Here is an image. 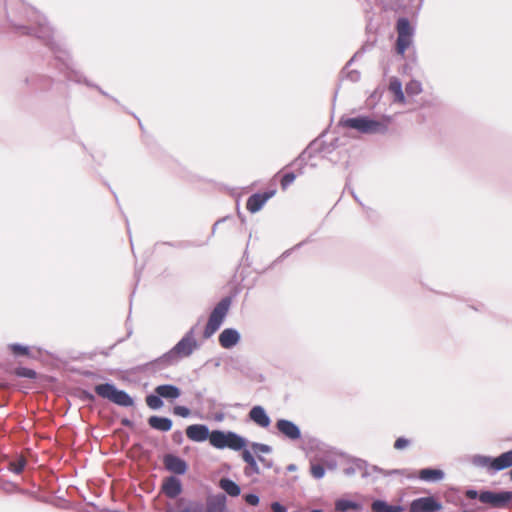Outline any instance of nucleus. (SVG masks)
I'll list each match as a JSON object with an SVG mask.
<instances>
[{
    "label": "nucleus",
    "mask_w": 512,
    "mask_h": 512,
    "mask_svg": "<svg viewBox=\"0 0 512 512\" xmlns=\"http://www.w3.org/2000/svg\"><path fill=\"white\" fill-rule=\"evenodd\" d=\"M6 18L9 27L15 33L21 36H33L49 49L57 63L56 68L68 81L84 84L87 87H96V84L82 72L73 68L72 57L66 44L54 39L53 29L44 15L34 8L21 6L19 9H7Z\"/></svg>",
    "instance_id": "nucleus-1"
},
{
    "label": "nucleus",
    "mask_w": 512,
    "mask_h": 512,
    "mask_svg": "<svg viewBox=\"0 0 512 512\" xmlns=\"http://www.w3.org/2000/svg\"><path fill=\"white\" fill-rule=\"evenodd\" d=\"M196 327L197 325L192 326L170 350L139 366L138 369L155 373L176 365L182 359L190 357L200 347L196 339Z\"/></svg>",
    "instance_id": "nucleus-2"
},
{
    "label": "nucleus",
    "mask_w": 512,
    "mask_h": 512,
    "mask_svg": "<svg viewBox=\"0 0 512 512\" xmlns=\"http://www.w3.org/2000/svg\"><path fill=\"white\" fill-rule=\"evenodd\" d=\"M391 122L392 116L390 115H383L381 119H375L369 115L359 114L355 117L342 116L338 125L364 135H384L388 132Z\"/></svg>",
    "instance_id": "nucleus-3"
},
{
    "label": "nucleus",
    "mask_w": 512,
    "mask_h": 512,
    "mask_svg": "<svg viewBox=\"0 0 512 512\" xmlns=\"http://www.w3.org/2000/svg\"><path fill=\"white\" fill-rule=\"evenodd\" d=\"M470 462L474 467L485 469L487 474L493 476L498 472L512 469V449L497 456L475 454L471 457Z\"/></svg>",
    "instance_id": "nucleus-4"
},
{
    "label": "nucleus",
    "mask_w": 512,
    "mask_h": 512,
    "mask_svg": "<svg viewBox=\"0 0 512 512\" xmlns=\"http://www.w3.org/2000/svg\"><path fill=\"white\" fill-rule=\"evenodd\" d=\"M94 392L120 407L129 408L135 405V399L127 391L119 389L112 381L96 384Z\"/></svg>",
    "instance_id": "nucleus-5"
},
{
    "label": "nucleus",
    "mask_w": 512,
    "mask_h": 512,
    "mask_svg": "<svg viewBox=\"0 0 512 512\" xmlns=\"http://www.w3.org/2000/svg\"><path fill=\"white\" fill-rule=\"evenodd\" d=\"M249 441L244 436L231 430H212L210 445L216 449H231L240 452L241 449L247 447Z\"/></svg>",
    "instance_id": "nucleus-6"
},
{
    "label": "nucleus",
    "mask_w": 512,
    "mask_h": 512,
    "mask_svg": "<svg viewBox=\"0 0 512 512\" xmlns=\"http://www.w3.org/2000/svg\"><path fill=\"white\" fill-rule=\"evenodd\" d=\"M181 394V389L175 384H160L145 396V403L149 409L157 411L164 407V400L173 402Z\"/></svg>",
    "instance_id": "nucleus-7"
},
{
    "label": "nucleus",
    "mask_w": 512,
    "mask_h": 512,
    "mask_svg": "<svg viewBox=\"0 0 512 512\" xmlns=\"http://www.w3.org/2000/svg\"><path fill=\"white\" fill-rule=\"evenodd\" d=\"M396 31L395 51L398 55L404 57L405 52L413 42L415 28L407 17L401 16L396 21Z\"/></svg>",
    "instance_id": "nucleus-8"
},
{
    "label": "nucleus",
    "mask_w": 512,
    "mask_h": 512,
    "mask_svg": "<svg viewBox=\"0 0 512 512\" xmlns=\"http://www.w3.org/2000/svg\"><path fill=\"white\" fill-rule=\"evenodd\" d=\"M481 503L492 509H506L512 505V491L481 489Z\"/></svg>",
    "instance_id": "nucleus-9"
},
{
    "label": "nucleus",
    "mask_w": 512,
    "mask_h": 512,
    "mask_svg": "<svg viewBox=\"0 0 512 512\" xmlns=\"http://www.w3.org/2000/svg\"><path fill=\"white\" fill-rule=\"evenodd\" d=\"M442 503L433 496L419 497L410 503L409 512H438Z\"/></svg>",
    "instance_id": "nucleus-10"
},
{
    "label": "nucleus",
    "mask_w": 512,
    "mask_h": 512,
    "mask_svg": "<svg viewBox=\"0 0 512 512\" xmlns=\"http://www.w3.org/2000/svg\"><path fill=\"white\" fill-rule=\"evenodd\" d=\"M162 462L165 469L175 474V476L184 475L189 469V465L186 460L173 453L165 454L162 458Z\"/></svg>",
    "instance_id": "nucleus-11"
},
{
    "label": "nucleus",
    "mask_w": 512,
    "mask_h": 512,
    "mask_svg": "<svg viewBox=\"0 0 512 512\" xmlns=\"http://www.w3.org/2000/svg\"><path fill=\"white\" fill-rule=\"evenodd\" d=\"M276 194V189H269L264 192H256L250 195L246 201L247 210L255 214L259 212L269 199Z\"/></svg>",
    "instance_id": "nucleus-12"
},
{
    "label": "nucleus",
    "mask_w": 512,
    "mask_h": 512,
    "mask_svg": "<svg viewBox=\"0 0 512 512\" xmlns=\"http://www.w3.org/2000/svg\"><path fill=\"white\" fill-rule=\"evenodd\" d=\"M234 295H227L223 297L213 308L208 319L217 323L218 325H222L225 321V318L230 310V307L233 302Z\"/></svg>",
    "instance_id": "nucleus-13"
},
{
    "label": "nucleus",
    "mask_w": 512,
    "mask_h": 512,
    "mask_svg": "<svg viewBox=\"0 0 512 512\" xmlns=\"http://www.w3.org/2000/svg\"><path fill=\"white\" fill-rule=\"evenodd\" d=\"M275 427L281 435L291 441L300 440L302 437L300 427L291 420L280 418L276 421Z\"/></svg>",
    "instance_id": "nucleus-14"
},
{
    "label": "nucleus",
    "mask_w": 512,
    "mask_h": 512,
    "mask_svg": "<svg viewBox=\"0 0 512 512\" xmlns=\"http://www.w3.org/2000/svg\"><path fill=\"white\" fill-rule=\"evenodd\" d=\"M187 438L193 442L202 443L209 441L211 443L212 430L210 431L206 424H191L185 429Z\"/></svg>",
    "instance_id": "nucleus-15"
},
{
    "label": "nucleus",
    "mask_w": 512,
    "mask_h": 512,
    "mask_svg": "<svg viewBox=\"0 0 512 512\" xmlns=\"http://www.w3.org/2000/svg\"><path fill=\"white\" fill-rule=\"evenodd\" d=\"M241 341V334L236 328H225L218 335L219 345L224 349H232Z\"/></svg>",
    "instance_id": "nucleus-16"
},
{
    "label": "nucleus",
    "mask_w": 512,
    "mask_h": 512,
    "mask_svg": "<svg viewBox=\"0 0 512 512\" xmlns=\"http://www.w3.org/2000/svg\"><path fill=\"white\" fill-rule=\"evenodd\" d=\"M163 492L170 499L177 498L183 491L181 480L175 476H168L163 483Z\"/></svg>",
    "instance_id": "nucleus-17"
},
{
    "label": "nucleus",
    "mask_w": 512,
    "mask_h": 512,
    "mask_svg": "<svg viewBox=\"0 0 512 512\" xmlns=\"http://www.w3.org/2000/svg\"><path fill=\"white\" fill-rule=\"evenodd\" d=\"M249 418L261 428H267L271 424L270 416L261 405H255L250 409Z\"/></svg>",
    "instance_id": "nucleus-18"
},
{
    "label": "nucleus",
    "mask_w": 512,
    "mask_h": 512,
    "mask_svg": "<svg viewBox=\"0 0 512 512\" xmlns=\"http://www.w3.org/2000/svg\"><path fill=\"white\" fill-rule=\"evenodd\" d=\"M316 142H310L308 146L288 165V166H298V174H304V168L307 165V161L313 157H315V152L312 151L314 149Z\"/></svg>",
    "instance_id": "nucleus-19"
},
{
    "label": "nucleus",
    "mask_w": 512,
    "mask_h": 512,
    "mask_svg": "<svg viewBox=\"0 0 512 512\" xmlns=\"http://www.w3.org/2000/svg\"><path fill=\"white\" fill-rule=\"evenodd\" d=\"M148 426L159 432H168L173 427V421L167 416L151 415L147 419Z\"/></svg>",
    "instance_id": "nucleus-20"
},
{
    "label": "nucleus",
    "mask_w": 512,
    "mask_h": 512,
    "mask_svg": "<svg viewBox=\"0 0 512 512\" xmlns=\"http://www.w3.org/2000/svg\"><path fill=\"white\" fill-rule=\"evenodd\" d=\"M227 498L224 493L209 496L206 501V512H225L227 509Z\"/></svg>",
    "instance_id": "nucleus-21"
},
{
    "label": "nucleus",
    "mask_w": 512,
    "mask_h": 512,
    "mask_svg": "<svg viewBox=\"0 0 512 512\" xmlns=\"http://www.w3.org/2000/svg\"><path fill=\"white\" fill-rule=\"evenodd\" d=\"M418 478L428 483H436L445 478V473L440 468L426 467L419 470Z\"/></svg>",
    "instance_id": "nucleus-22"
},
{
    "label": "nucleus",
    "mask_w": 512,
    "mask_h": 512,
    "mask_svg": "<svg viewBox=\"0 0 512 512\" xmlns=\"http://www.w3.org/2000/svg\"><path fill=\"white\" fill-rule=\"evenodd\" d=\"M24 84L27 86H32L35 88L45 90L49 89L52 86L53 79L47 75L33 74L31 76H27L24 79Z\"/></svg>",
    "instance_id": "nucleus-23"
},
{
    "label": "nucleus",
    "mask_w": 512,
    "mask_h": 512,
    "mask_svg": "<svg viewBox=\"0 0 512 512\" xmlns=\"http://www.w3.org/2000/svg\"><path fill=\"white\" fill-rule=\"evenodd\" d=\"M388 89L394 95L393 101L395 103H406V97L403 92L402 82L398 77L393 76L390 78Z\"/></svg>",
    "instance_id": "nucleus-24"
},
{
    "label": "nucleus",
    "mask_w": 512,
    "mask_h": 512,
    "mask_svg": "<svg viewBox=\"0 0 512 512\" xmlns=\"http://www.w3.org/2000/svg\"><path fill=\"white\" fill-rule=\"evenodd\" d=\"M371 509L375 512H403L404 506L401 504H390L383 499H374L371 503Z\"/></svg>",
    "instance_id": "nucleus-25"
},
{
    "label": "nucleus",
    "mask_w": 512,
    "mask_h": 512,
    "mask_svg": "<svg viewBox=\"0 0 512 512\" xmlns=\"http://www.w3.org/2000/svg\"><path fill=\"white\" fill-rule=\"evenodd\" d=\"M322 136L323 134L311 141L316 142L314 149H312V151L315 152V156L321 153L330 154L337 148L338 139H334L331 142H326L324 140H321Z\"/></svg>",
    "instance_id": "nucleus-26"
},
{
    "label": "nucleus",
    "mask_w": 512,
    "mask_h": 512,
    "mask_svg": "<svg viewBox=\"0 0 512 512\" xmlns=\"http://www.w3.org/2000/svg\"><path fill=\"white\" fill-rule=\"evenodd\" d=\"M335 510L337 512H348L350 510L360 511L363 506L360 502L347 499V498H339L334 503Z\"/></svg>",
    "instance_id": "nucleus-27"
},
{
    "label": "nucleus",
    "mask_w": 512,
    "mask_h": 512,
    "mask_svg": "<svg viewBox=\"0 0 512 512\" xmlns=\"http://www.w3.org/2000/svg\"><path fill=\"white\" fill-rule=\"evenodd\" d=\"M219 487L225 492V495H229L230 497H237L241 494V487L228 477L220 479Z\"/></svg>",
    "instance_id": "nucleus-28"
},
{
    "label": "nucleus",
    "mask_w": 512,
    "mask_h": 512,
    "mask_svg": "<svg viewBox=\"0 0 512 512\" xmlns=\"http://www.w3.org/2000/svg\"><path fill=\"white\" fill-rule=\"evenodd\" d=\"M8 348L15 357H32L30 347L27 345L12 343Z\"/></svg>",
    "instance_id": "nucleus-29"
},
{
    "label": "nucleus",
    "mask_w": 512,
    "mask_h": 512,
    "mask_svg": "<svg viewBox=\"0 0 512 512\" xmlns=\"http://www.w3.org/2000/svg\"><path fill=\"white\" fill-rule=\"evenodd\" d=\"M26 465V460L23 457H19L16 460L9 462L8 470L14 474L20 475L26 468Z\"/></svg>",
    "instance_id": "nucleus-30"
},
{
    "label": "nucleus",
    "mask_w": 512,
    "mask_h": 512,
    "mask_svg": "<svg viewBox=\"0 0 512 512\" xmlns=\"http://www.w3.org/2000/svg\"><path fill=\"white\" fill-rule=\"evenodd\" d=\"M422 84L420 81L412 79L405 85V91L409 96L419 95L422 92Z\"/></svg>",
    "instance_id": "nucleus-31"
},
{
    "label": "nucleus",
    "mask_w": 512,
    "mask_h": 512,
    "mask_svg": "<svg viewBox=\"0 0 512 512\" xmlns=\"http://www.w3.org/2000/svg\"><path fill=\"white\" fill-rule=\"evenodd\" d=\"M14 373L16 376L21 378H27V379H36L37 372L34 369L24 367V366H18L15 368Z\"/></svg>",
    "instance_id": "nucleus-32"
},
{
    "label": "nucleus",
    "mask_w": 512,
    "mask_h": 512,
    "mask_svg": "<svg viewBox=\"0 0 512 512\" xmlns=\"http://www.w3.org/2000/svg\"><path fill=\"white\" fill-rule=\"evenodd\" d=\"M171 512H206L205 506L200 501H192L182 509H177Z\"/></svg>",
    "instance_id": "nucleus-33"
},
{
    "label": "nucleus",
    "mask_w": 512,
    "mask_h": 512,
    "mask_svg": "<svg viewBox=\"0 0 512 512\" xmlns=\"http://www.w3.org/2000/svg\"><path fill=\"white\" fill-rule=\"evenodd\" d=\"M354 464L356 465L357 471L361 472L362 478L371 476L370 464L366 460L358 458L354 461Z\"/></svg>",
    "instance_id": "nucleus-34"
},
{
    "label": "nucleus",
    "mask_w": 512,
    "mask_h": 512,
    "mask_svg": "<svg viewBox=\"0 0 512 512\" xmlns=\"http://www.w3.org/2000/svg\"><path fill=\"white\" fill-rule=\"evenodd\" d=\"M384 92H385L384 86H381V85L377 86L368 98L369 105L374 107L380 101Z\"/></svg>",
    "instance_id": "nucleus-35"
},
{
    "label": "nucleus",
    "mask_w": 512,
    "mask_h": 512,
    "mask_svg": "<svg viewBox=\"0 0 512 512\" xmlns=\"http://www.w3.org/2000/svg\"><path fill=\"white\" fill-rule=\"evenodd\" d=\"M220 327H221L220 325H218L217 323L210 321L208 319V321L205 325L204 331H203V338L204 339L211 338L220 329Z\"/></svg>",
    "instance_id": "nucleus-36"
},
{
    "label": "nucleus",
    "mask_w": 512,
    "mask_h": 512,
    "mask_svg": "<svg viewBox=\"0 0 512 512\" xmlns=\"http://www.w3.org/2000/svg\"><path fill=\"white\" fill-rule=\"evenodd\" d=\"M310 472L315 479L319 480L325 476L326 469L322 464L312 463L310 467Z\"/></svg>",
    "instance_id": "nucleus-37"
},
{
    "label": "nucleus",
    "mask_w": 512,
    "mask_h": 512,
    "mask_svg": "<svg viewBox=\"0 0 512 512\" xmlns=\"http://www.w3.org/2000/svg\"><path fill=\"white\" fill-rule=\"evenodd\" d=\"M296 177L297 175L294 172L285 173L280 180L282 190H286L295 181Z\"/></svg>",
    "instance_id": "nucleus-38"
},
{
    "label": "nucleus",
    "mask_w": 512,
    "mask_h": 512,
    "mask_svg": "<svg viewBox=\"0 0 512 512\" xmlns=\"http://www.w3.org/2000/svg\"><path fill=\"white\" fill-rule=\"evenodd\" d=\"M251 448L257 455H259V453L269 454L272 452V447L264 443L252 442Z\"/></svg>",
    "instance_id": "nucleus-39"
},
{
    "label": "nucleus",
    "mask_w": 512,
    "mask_h": 512,
    "mask_svg": "<svg viewBox=\"0 0 512 512\" xmlns=\"http://www.w3.org/2000/svg\"><path fill=\"white\" fill-rule=\"evenodd\" d=\"M172 412L174 415L182 418H188L191 415V409L184 405H175Z\"/></svg>",
    "instance_id": "nucleus-40"
},
{
    "label": "nucleus",
    "mask_w": 512,
    "mask_h": 512,
    "mask_svg": "<svg viewBox=\"0 0 512 512\" xmlns=\"http://www.w3.org/2000/svg\"><path fill=\"white\" fill-rule=\"evenodd\" d=\"M243 500L250 506H257L260 503L259 495L254 492L244 494Z\"/></svg>",
    "instance_id": "nucleus-41"
},
{
    "label": "nucleus",
    "mask_w": 512,
    "mask_h": 512,
    "mask_svg": "<svg viewBox=\"0 0 512 512\" xmlns=\"http://www.w3.org/2000/svg\"><path fill=\"white\" fill-rule=\"evenodd\" d=\"M161 244L168 245V246H171V247H174L177 249H187V248L194 246V244L191 241H186V240L175 241V242H162Z\"/></svg>",
    "instance_id": "nucleus-42"
},
{
    "label": "nucleus",
    "mask_w": 512,
    "mask_h": 512,
    "mask_svg": "<svg viewBox=\"0 0 512 512\" xmlns=\"http://www.w3.org/2000/svg\"><path fill=\"white\" fill-rule=\"evenodd\" d=\"M244 473L246 476H251L252 474H260V468L256 459L247 464L244 469Z\"/></svg>",
    "instance_id": "nucleus-43"
},
{
    "label": "nucleus",
    "mask_w": 512,
    "mask_h": 512,
    "mask_svg": "<svg viewBox=\"0 0 512 512\" xmlns=\"http://www.w3.org/2000/svg\"><path fill=\"white\" fill-rule=\"evenodd\" d=\"M411 441L406 437H398L394 442V449L396 450H403L407 448L410 445Z\"/></svg>",
    "instance_id": "nucleus-44"
},
{
    "label": "nucleus",
    "mask_w": 512,
    "mask_h": 512,
    "mask_svg": "<svg viewBox=\"0 0 512 512\" xmlns=\"http://www.w3.org/2000/svg\"><path fill=\"white\" fill-rule=\"evenodd\" d=\"M343 75H345V77L353 83L358 82L361 77L360 72L356 69H353V70L347 69Z\"/></svg>",
    "instance_id": "nucleus-45"
},
{
    "label": "nucleus",
    "mask_w": 512,
    "mask_h": 512,
    "mask_svg": "<svg viewBox=\"0 0 512 512\" xmlns=\"http://www.w3.org/2000/svg\"><path fill=\"white\" fill-rule=\"evenodd\" d=\"M467 499L475 500L478 499L481 502V490L478 491L475 488H468L464 493Z\"/></svg>",
    "instance_id": "nucleus-46"
},
{
    "label": "nucleus",
    "mask_w": 512,
    "mask_h": 512,
    "mask_svg": "<svg viewBox=\"0 0 512 512\" xmlns=\"http://www.w3.org/2000/svg\"><path fill=\"white\" fill-rule=\"evenodd\" d=\"M307 242H309V239H306V240H304V241H302V242H300V243L296 244V245H295L294 247H292L291 249H288V250L284 251V252L280 255V257H279L277 260H278V261H282L283 259L287 258V257L291 254V252H292L293 250L299 249L300 247H302V246H303L304 244H306Z\"/></svg>",
    "instance_id": "nucleus-47"
},
{
    "label": "nucleus",
    "mask_w": 512,
    "mask_h": 512,
    "mask_svg": "<svg viewBox=\"0 0 512 512\" xmlns=\"http://www.w3.org/2000/svg\"><path fill=\"white\" fill-rule=\"evenodd\" d=\"M366 51L365 47L362 46L354 55L353 57L346 63V65L343 67V69L341 70V75L343 76V74L345 73V71L348 69L349 66L352 65V63L355 61V59L362 55L364 52Z\"/></svg>",
    "instance_id": "nucleus-48"
},
{
    "label": "nucleus",
    "mask_w": 512,
    "mask_h": 512,
    "mask_svg": "<svg viewBox=\"0 0 512 512\" xmlns=\"http://www.w3.org/2000/svg\"><path fill=\"white\" fill-rule=\"evenodd\" d=\"M171 438H172V441L176 444V445H181L184 441V435H183V432L181 430H175L172 435H171Z\"/></svg>",
    "instance_id": "nucleus-49"
},
{
    "label": "nucleus",
    "mask_w": 512,
    "mask_h": 512,
    "mask_svg": "<svg viewBox=\"0 0 512 512\" xmlns=\"http://www.w3.org/2000/svg\"><path fill=\"white\" fill-rule=\"evenodd\" d=\"M80 399L85 402H94L96 400L95 395L88 390H82L80 392Z\"/></svg>",
    "instance_id": "nucleus-50"
},
{
    "label": "nucleus",
    "mask_w": 512,
    "mask_h": 512,
    "mask_svg": "<svg viewBox=\"0 0 512 512\" xmlns=\"http://www.w3.org/2000/svg\"><path fill=\"white\" fill-rule=\"evenodd\" d=\"M240 451L242 452L241 453L242 459L246 464H248L249 462L254 461L256 459L254 457V455L251 453V451L247 449V447H245L244 449H241Z\"/></svg>",
    "instance_id": "nucleus-51"
},
{
    "label": "nucleus",
    "mask_w": 512,
    "mask_h": 512,
    "mask_svg": "<svg viewBox=\"0 0 512 512\" xmlns=\"http://www.w3.org/2000/svg\"><path fill=\"white\" fill-rule=\"evenodd\" d=\"M228 366L233 370L242 371V362L239 357L231 358L228 363Z\"/></svg>",
    "instance_id": "nucleus-52"
},
{
    "label": "nucleus",
    "mask_w": 512,
    "mask_h": 512,
    "mask_svg": "<svg viewBox=\"0 0 512 512\" xmlns=\"http://www.w3.org/2000/svg\"><path fill=\"white\" fill-rule=\"evenodd\" d=\"M272 512H288L287 507L278 501L271 503Z\"/></svg>",
    "instance_id": "nucleus-53"
},
{
    "label": "nucleus",
    "mask_w": 512,
    "mask_h": 512,
    "mask_svg": "<svg viewBox=\"0 0 512 512\" xmlns=\"http://www.w3.org/2000/svg\"><path fill=\"white\" fill-rule=\"evenodd\" d=\"M257 459H258V461H260L263 464V466L265 468H267V469L273 468V464L274 463H273L272 459H267V458H265V457H263L261 455H257Z\"/></svg>",
    "instance_id": "nucleus-54"
},
{
    "label": "nucleus",
    "mask_w": 512,
    "mask_h": 512,
    "mask_svg": "<svg viewBox=\"0 0 512 512\" xmlns=\"http://www.w3.org/2000/svg\"><path fill=\"white\" fill-rule=\"evenodd\" d=\"M124 341V338H121L119 339L116 343H114L113 345H111L109 348H107L106 350H102L100 351V354L104 355V356H109L111 351L114 349V347L118 344V343H121Z\"/></svg>",
    "instance_id": "nucleus-55"
},
{
    "label": "nucleus",
    "mask_w": 512,
    "mask_h": 512,
    "mask_svg": "<svg viewBox=\"0 0 512 512\" xmlns=\"http://www.w3.org/2000/svg\"><path fill=\"white\" fill-rule=\"evenodd\" d=\"M370 471H371V474L372 473H378V474H381V475L385 476V471L386 470L381 468V467H379V466H377V465H371L370 464Z\"/></svg>",
    "instance_id": "nucleus-56"
},
{
    "label": "nucleus",
    "mask_w": 512,
    "mask_h": 512,
    "mask_svg": "<svg viewBox=\"0 0 512 512\" xmlns=\"http://www.w3.org/2000/svg\"><path fill=\"white\" fill-rule=\"evenodd\" d=\"M357 472V468H356V465L353 463L352 466H349L347 468L344 469V473L345 475L347 476H352L354 475L355 473Z\"/></svg>",
    "instance_id": "nucleus-57"
},
{
    "label": "nucleus",
    "mask_w": 512,
    "mask_h": 512,
    "mask_svg": "<svg viewBox=\"0 0 512 512\" xmlns=\"http://www.w3.org/2000/svg\"><path fill=\"white\" fill-rule=\"evenodd\" d=\"M404 470L402 469H391L385 471V476H391V475H403Z\"/></svg>",
    "instance_id": "nucleus-58"
},
{
    "label": "nucleus",
    "mask_w": 512,
    "mask_h": 512,
    "mask_svg": "<svg viewBox=\"0 0 512 512\" xmlns=\"http://www.w3.org/2000/svg\"><path fill=\"white\" fill-rule=\"evenodd\" d=\"M93 88H94V89H96L97 91H99V93H101L103 96H105V97H109V98H111L114 102L119 103V101H118L116 98H114V97H112L111 95H109L106 91H104V90H103L100 86H98L97 84H96V87H93Z\"/></svg>",
    "instance_id": "nucleus-59"
},
{
    "label": "nucleus",
    "mask_w": 512,
    "mask_h": 512,
    "mask_svg": "<svg viewBox=\"0 0 512 512\" xmlns=\"http://www.w3.org/2000/svg\"><path fill=\"white\" fill-rule=\"evenodd\" d=\"M121 424L128 428H134V422L127 417L121 419Z\"/></svg>",
    "instance_id": "nucleus-60"
},
{
    "label": "nucleus",
    "mask_w": 512,
    "mask_h": 512,
    "mask_svg": "<svg viewBox=\"0 0 512 512\" xmlns=\"http://www.w3.org/2000/svg\"><path fill=\"white\" fill-rule=\"evenodd\" d=\"M230 217L229 216H225V217H222L220 219H218L212 226V235L215 233V230L217 229V226L220 224V223H223L225 222L226 220H228Z\"/></svg>",
    "instance_id": "nucleus-61"
},
{
    "label": "nucleus",
    "mask_w": 512,
    "mask_h": 512,
    "mask_svg": "<svg viewBox=\"0 0 512 512\" xmlns=\"http://www.w3.org/2000/svg\"><path fill=\"white\" fill-rule=\"evenodd\" d=\"M205 392H206V389L196 391L195 394H194L195 395V399L197 401L201 402Z\"/></svg>",
    "instance_id": "nucleus-62"
},
{
    "label": "nucleus",
    "mask_w": 512,
    "mask_h": 512,
    "mask_svg": "<svg viewBox=\"0 0 512 512\" xmlns=\"http://www.w3.org/2000/svg\"><path fill=\"white\" fill-rule=\"evenodd\" d=\"M287 471L289 472H293V471H296L297 470V466L295 464H289L287 467H286Z\"/></svg>",
    "instance_id": "nucleus-63"
},
{
    "label": "nucleus",
    "mask_w": 512,
    "mask_h": 512,
    "mask_svg": "<svg viewBox=\"0 0 512 512\" xmlns=\"http://www.w3.org/2000/svg\"><path fill=\"white\" fill-rule=\"evenodd\" d=\"M351 194L357 203H359L361 206H364L363 203L360 201V199L358 198V196L356 195V193L353 190L351 191Z\"/></svg>",
    "instance_id": "nucleus-64"
}]
</instances>
